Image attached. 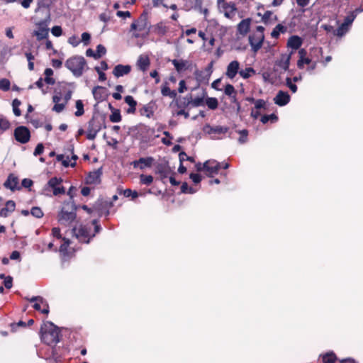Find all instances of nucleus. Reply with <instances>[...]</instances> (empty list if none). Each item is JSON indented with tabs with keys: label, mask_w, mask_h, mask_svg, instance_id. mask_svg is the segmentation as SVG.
<instances>
[{
	"label": "nucleus",
	"mask_w": 363,
	"mask_h": 363,
	"mask_svg": "<svg viewBox=\"0 0 363 363\" xmlns=\"http://www.w3.org/2000/svg\"><path fill=\"white\" fill-rule=\"evenodd\" d=\"M4 284L6 289H11L13 285V278L11 276H7L4 281Z\"/></svg>",
	"instance_id": "nucleus-57"
},
{
	"label": "nucleus",
	"mask_w": 363,
	"mask_h": 363,
	"mask_svg": "<svg viewBox=\"0 0 363 363\" xmlns=\"http://www.w3.org/2000/svg\"><path fill=\"white\" fill-rule=\"evenodd\" d=\"M157 172L162 179L167 178L172 173L167 163L160 164L157 167Z\"/></svg>",
	"instance_id": "nucleus-19"
},
{
	"label": "nucleus",
	"mask_w": 363,
	"mask_h": 363,
	"mask_svg": "<svg viewBox=\"0 0 363 363\" xmlns=\"http://www.w3.org/2000/svg\"><path fill=\"white\" fill-rule=\"evenodd\" d=\"M95 69L96 71L98 72L99 74V79L100 81H105L106 79V74L105 73H104L103 72H101L100 70V68L99 67H95Z\"/></svg>",
	"instance_id": "nucleus-62"
},
{
	"label": "nucleus",
	"mask_w": 363,
	"mask_h": 363,
	"mask_svg": "<svg viewBox=\"0 0 363 363\" xmlns=\"http://www.w3.org/2000/svg\"><path fill=\"white\" fill-rule=\"evenodd\" d=\"M154 161V159L152 157H141L139 159L140 165L145 167H150Z\"/></svg>",
	"instance_id": "nucleus-38"
},
{
	"label": "nucleus",
	"mask_w": 363,
	"mask_h": 363,
	"mask_svg": "<svg viewBox=\"0 0 363 363\" xmlns=\"http://www.w3.org/2000/svg\"><path fill=\"white\" fill-rule=\"evenodd\" d=\"M207 128H210L209 133H225L228 130V128L225 126H207Z\"/></svg>",
	"instance_id": "nucleus-32"
},
{
	"label": "nucleus",
	"mask_w": 363,
	"mask_h": 363,
	"mask_svg": "<svg viewBox=\"0 0 363 363\" xmlns=\"http://www.w3.org/2000/svg\"><path fill=\"white\" fill-rule=\"evenodd\" d=\"M14 137L18 142L25 144L29 141L30 133L26 126H18L14 130Z\"/></svg>",
	"instance_id": "nucleus-8"
},
{
	"label": "nucleus",
	"mask_w": 363,
	"mask_h": 363,
	"mask_svg": "<svg viewBox=\"0 0 363 363\" xmlns=\"http://www.w3.org/2000/svg\"><path fill=\"white\" fill-rule=\"evenodd\" d=\"M40 194L43 196L51 197L52 196V192L50 186H48V182L43 187Z\"/></svg>",
	"instance_id": "nucleus-47"
},
{
	"label": "nucleus",
	"mask_w": 363,
	"mask_h": 363,
	"mask_svg": "<svg viewBox=\"0 0 363 363\" xmlns=\"http://www.w3.org/2000/svg\"><path fill=\"white\" fill-rule=\"evenodd\" d=\"M240 137L238 139L240 143H245L247 139L248 132L247 130H240Z\"/></svg>",
	"instance_id": "nucleus-51"
},
{
	"label": "nucleus",
	"mask_w": 363,
	"mask_h": 363,
	"mask_svg": "<svg viewBox=\"0 0 363 363\" xmlns=\"http://www.w3.org/2000/svg\"><path fill=\"white\" fill-rule=\"evenodd\" d=\"M91 39V35L89 33L84 32L82 34V42L84 45H89Z\"/></svg>",
	"instance_id": "nucleus-53"
},
{
	"label": "nucleus",
	"mask_w": 363,
	"mask_h": 363,
	"mask_svg": "<svg viewBox=\"0 0 363 363\" xmlns=\"http://www.w3.org/2000/svg\"><path fill=\"white\" fill-rule=\"evenodd\" d=\"M269 121H271L272 122H275L277 121V116L272 113L271 115H264L261 118V121L262 123L265 124Z\"/></svg>",
	"instance_id": "nucleus-42"
},
{
	"label": "nucleus",
	"mask_w": 363,
	"mask_h": 363,
	"mask_svg": "<svg viewBox=\"0 0 363 363\" xmlns=\"http://www.w3.org/2000/svg\"><path fill=\"white\" fill-rule=\"evenodd\" d=\"M101 122L99 120L92 118L88 123V128L86 133L87 139L90 140L95 139L97 133L101 130Z\"/></svg>",
	"instance_id": "nucleus-7"
},
{
	"label": "nucleus",
	"mask_w": 363,
	"mask_h": 363,
	"mask_svg": "<svg viewBox=\"0 0 363 363\" xmlns=\"http://www.w3.org/2000/svg\"><path fill=\"white\" fill-rule=\"evenodd\" d=\"M190 178L195 184H198L201 181V177L198 174L191 173L190 174Z\"/></svg>",
	"instance_id": "nucleus-61"
},
{
	"label": "nucleus",
	"mask_w": 363,
	"mask_h": 363,
	"mask_svg": "<svg viewBox=\"0 0 363 363\" xmlns=\"http://www.w3.org/2000/svg\"><path fill=\"white\" fill-rule=\"evenodd\" d=\"M298 54H299L300 58L298 60L297 66L298 68L301 69L303 67L304 64H309L311 62V60L309 58L305 57L306 52L304 49H301L298 51Z\"/></svg>",
	"instance_id": "nucleus-27"
},
{
	"label": "nucleus",
	"mask_w": 363,
	"mask_h": 363,
	"mask_svg": "<svg viewBox=\"0 0 363 363\" xmlns=\"http://www.w3.org/2000/svg\"><path fill=\"white\" fill-rule=\"evenodd\" d=\"M43 150H44V146L42 143H39L37 145L35 149V151L33 152V155L35 156H38V155H40L43 153Z\"/></svg>",
	"instance_id": "nucleus-58"
},
{
	"label": "nucleus",
	"mask_w": 363,
	"mask_h": 363,
	"mask_svg": "<svg viewBox=\"0 0 363 363\" xmlns=\"http://www.w3.org/2000/svg\"><path fill=\"white\" fill-rule=\"evenodd\" d=\"M220 168V163L216 160H208L203 164V169L207 172L208 177H213L214 174H218Z\"/></svg>",
	"instance_id": "nucleus-11"
},
{
	"label": "nucleus",
	"mask_w": 363,
	"mask_h": 363,
	"mask_svg": "<svg viewBox=\"0 0 363 363\" xmlns=\"http://www.w3.org/2000/svg\"><path fill=\"white\" fill-rule=\"evenodd\" d=\"M137 65L142 71H145L150 65V59L147 55H141L139 56Z\"/></svg>",
	"instance_id": "nucleus-24"
},
{
	"label": "nucleus",
	"mask_w": 363,
	"mask_h": 363,
	"mask_svg": "<svg viewBox=\"0 0 363 363\" xmlns=\"http://www.w3.org/2000/svg\"><path fill=\"white\" fill-rule=\"evenodd\" d=\"M121 115L119 109L113 108V111L109 116V119L112 123H118L121 121Z\"/></svg>",
	"instance_id": "nucleus-31"
},
{
	"label": "nucleus",
	"mask_w": 363,
	"mask_h": 363,
	"mask_svg": "<svg viewBox=\"0 0 363 363\" xmlns=\"http://www.w3.org/2000/svg\"><path fill=\"white\" fill-rule=\"evenodd\" d=\"M49 29L45 22H40L38 24V29L34 31L33 35L36 36L38 40H42L48 36Z\"/></svg>",
	"instance_id": "nucleus-12"
},
{
	"label": "nucleus",
	"mask_w": 363,
	"mask_h": 363,
	"mask_svg": "<svg viewBox=\"0 0 363 363\" xmlns=\"http://www.w3.org/2000/svg\"><path fill=\"white\" fill-rule=\"evenodd\" d=\"M10 127V123L6 118H0V129L6 130Z\"/></svg>",
	"instance_id": "nucleus-52"
},
{
	"label": "nucleus",
	"mask_w": 363,
	"mask_h": 363,
	"mask_svg": "<svg viewBox=\"0 0 363 363\" xmlns=\"http://www.w3.org/2000/svg\"><path fill=\"white\" fill-rule=\"evenodd\" d=\"M65 105L66 104L65 102L55 104V106L52 107V111L57 113H60L64 110Z\"/></svg>",
	"instance_id": "nucleus-55"
},
{
	"label": "nucleus",
	"mask_w": 363,
	"mask_h": 363,
	"mask_svg": "<svg viewBox=\"0 0 363 363\" xmlns=\"http://www.w3.org/2000/svg\"><path fill=\"white\" fill-rule=\"evenodd\" d=\"M137 23L138 25L139 30H144L147 28V19L146 14H142L140 17L137 21Z\"/></svg>",
	"instance_id": "nucleus-29"
},
{
	"label": "nucleus",
	"mask_w": 363,
	"mask_h": 363,
	"mask_svg": "<svg viewBox=\"0 0 363 363\" xmlns=\"http://www.w3.org/2000/svg\"><path fill=\"white\" fill-rule=\"evenodd\" d=\"M206 104L210 109L215 110L217 108L218 102L216 98H208L206 100Z\"/></svg>",
	"instance_id": "nucleus-36"
},
{
	"label": "nucleus",
	"mask_w": 363,
	"mask_h": 363,
	"mask_svg": "<svg viewBox=\"0 0 363 363\" xmlns=\"http://www.w3.org/2000/svg\"><path fill=\"white\" fill-rule=\"evenodd\" d=\"M240 63L237 60H233L227 66L225 75L230 79L235 77L239 73Z\"/></svg>",
	"instance_id": "nucleus-13"
},
{
	"label": "nucleus",
	"mask_w": 363,
	"mask_h": 363,
	"mask_svg": "<svg viewBox=\"0 0 363 363\" xmlns=\"http://www.w3.org/2000/svg\"><path fill=\"white\" fill-rule=\"evenodd\" d=\"M289 101V94L287 92L283 91H279L274 99V103L280 106L286 105Z\"/></svg>",
	"instance_id": "nucleus-15"
},
{
	"label": "nucleus",
	"mask_w": 363,
	"mask_h": 363,
	"mask_svg": "<svg viewBox=\"0 0 363 363\" xmlns=\"http://www.w3.org/2000/svg\"><path fill=\"white\" fill-rule=\"evenodd\" d=\"M291 60V54H283L280 59L276 62V65L283 69L287 70L289 67Z\"/></svg>",
	"instance_id": "nucleus-22"
},
{
	"label": "nucleus",
	"mask_w": 363,
	"mask_h": 363,
	"mask_svg": "<svg viewBox=\"0 0 363 363\" xmlns=\"http://www.w3.org/2000/svg\"><path fill=\"white\" fill-rule=\"evenodd\" d=\"M191 104L194 107H198L203 104V99L202 97H196L194 99L190 97L186 105Z\"/></svg>",
	"instance_id": "nucleus-35"
},
{
	"label": "nucleus",
	"mask_w": 363,
	"mask_h": 363,
	"mask_svg": "<svg viewBox=\"0 0 363 363\" xmlns=\"http://www.w3.org/2000/svg\"><path fill=\"white\" fill-rule=\"evenodd\" d=\"M250 23L251 20L250 18L241 21L238 25V33L242 35H245L250 30Z\"/></svg>",
	"instance_id": "nucleus-23"
},
{
	"label": "nucleus",
	"mask_w": 363,
	"mask_h": 363,
	"mask_svg": "<svg viewBox=\"0 0 363 363\" xmlns=\"http://www.w3.org/2000/svg\"><path fill=\"white\" fill-rule=\"evenodd\" d=\"M264 27L259 26L257 27V30L249 35V43L251 46L252 51L256 53L262 46L264 35Z\"/></svg>",
	"instance_id": "nucleus-4"
},
{
	"label": "nucleus",
	"mask_w": 363,
	"mask_h": 363,
	"mask_svg": "<svg viewBox=\"0 0 363 363\" xmlns=\"http://www.w3.org/2000/svg\"><path fill=\"white\" fill-rule=\"evenodd\" d=\"M266 102L262 99H258L255 101V107L256 109L265 108Z\"/></svg>",
	"instance_id": "nucleus-59"
},
{
	"label": "nucleus",
	"mask_w": 363,
	"mask_h": 363,
	"mask_svg": "<svg viewBox=\"0 0 363 363\" xmlns=\"http://www.w3.org/2000/svg\"><path fill=\"white\" fill-rule=\"evenodd\" d=\"M21 101L16 99L13 101L12 106H13V113L16 116H20L21 114V110L19 109V106L21 105Z\"/></svg>",
	"instance_id": "nucleus-40"
},
{
	"label": "nucleus",
	"mask_w": 363,
	"mask_h": 363,
	"mask_svg": "<svg viewBox=\"0 0 363 363\" xmlns=\"http://www.w3.org/2000/svg\"><path fill=\"white\" fill-rule=\"evenodd\" d=\"M224 92L226 95L232 96L235 94V90L233 85L228 84L225 86Z\"/></svg>",
	"instance_id": "nucleus-50"
},
{
	"label": "nucleus",
	"mask_w": 363,
	"mask_h": 363,
	"mask_svg": "<svg viewBox=\"0 0 363 363\" xmlns=\"http://www.w3.org/2000/svg\"><path fill=\"white\" fill-rule=\"evenodd\" d=\"M125 102L129 105V106H136L137 102L132 96H126L125 97Z\"/></svg>",
	"instance_id": "nucleus-54"
},
{
	"label": "nucleus",
	"mask_w": 363,
	"mask_h": 363,
	"mask_svg": "<svg viewBox=\"0 0 363 363\" xmlns=\"http://www.w3.org/2000/svg\"><path fill=\"white\" fill-rule=\"evenodd\" d=\"M18 184V179L17 177H16L13 174H10L6 179V181L4 182V186L7 189H9L12 191H14L16 189H17V186Z\"/></svg>",
	"instance_id": "nucleus-20"
},
{
	"label": "nucleus",
	"mask_w": 363,
	"mask_h": 363,
	"mask_svg": "<svg viewBox=\"0 0 363 363\" xmlns=\"http://www.w3.org/2000/svg\"><path fill=\"white\" fill-rule=\"evenodd\" d=\"M262 21L264 23H274L277 21V16L272 11H267L262 16Z\"/></svg>",
	"instance_id": "nucleus-26"
},
{
	"label": "nucleus",
	"mask_w": 363,
	"mask_h": 363,
	"mask_svg": "<svg viewBox=\"0 0 363 363\" xmlns=\"http://www.w3.org/2000/svg\"><path fill=\"white\" fill-rule=\"evenodd\" d=\"M131 67L130 65H118L113 70V74L116 77H121L130 73Z\"/></svg>",
	"instance_id": "nucleus-17"
},
{
	"label": "nucleus",
	"mask_w": 363,
	"mask_h": 363,
	"mask_svg": "<svg viewBox=\"0 0 363 363\" xmlns=\"http://www.w3.org/2000/svg\"><path fill=\"white\" fill-rule=\"evenodd\" d=\"M30 302H33V308L37 311H40L43 313L48 314L49 306L46 301L41 296H33L29 299Z\"/></svg>",
	"instance_id": "nucleus-10"
},
{
	"label": "nucleus",
	"mask_w": 363,
	"mask_h": 363,
	"mask_svg": "<svg viewBox=\"0 0 363 363\" xmlns=\"http://www.w3.org/2000/svg\"><path fill=\"white\" fill-rule=\"evenodd\" d=\"M123 195L125 197L131 196L133 199H136L138 196V194L136 191H132L130 189H126L123 191Z\"/></svg>",
	"instance_id": "nucleus-48"
},
{
	"label": "nucleus",
	"mask_w": 363,
	"mask_h": 363,
	"mask_svg": "<svg viewBox=\"0 0 363 363\" xmlns=\"http://www.w3.org/2000/svg\"><path fill=\"white\" fill-rule=\"evenodd\" d=\"M255 70L252 67L245 68V69L239 71V74L243 79H247L251 76V74H254Z\"/></svg>",
	"instance_id": "nucleus-37"
},
{
	"label": "nucleus",
	"mask_w": 363,
	"mask_h": 363,
	"mask_svg": "<svg viewBox=\"0 0 363 363\" xmlns=\"http://www.w3.org/2000/svg\"><path fill=\"white\" fill-rule=\"evenodd\" d=\"M167 30V27L163 23H159L155 27V32L160 35H164Z\"/></svg>",
	"instance_id": "nucleus-33"
},
{
	"label": "nucleus",
	"mask_w": 363,
	"mask_h": 363,
	"mask_svg": "<svg viewBox=\"0 0 363 363\" xmlns=\"http://www.w3.org/2000/svg\"><path fill=\"white\" fill-rule=\"evenodd\" d=\"M10 82L7 79H0V89L3 91H8L10 89Z\"/></svg>",
	"instance_id": "nucleus-46"
},
{
	"label": "nucleus",
	"mask_w": 363,
	"mask_h": 363,
	"mask_svg": "<svg viewBox=\"0 0 363 363\" xmlns=\"http://www.w3.org/2000/svg\"><path fill=\"white\" fill-rule=\"evenodd\" d=\"M106 52V48L102 45H98L96 50V56L100 58L102 55H105Z\"/></svg>",
	"instance_id": "nucleus-49"
},
{
	"label": "nucleus",
	"mask_w": 363,
	"mask_h": 363,
	"mask_svg": "<svg viewBox=\"0 0 363 363\" xmlns=\"http://www.w3.org/2000/svg\"><path fill=\"white\" fill-rule=\"evenodd\" d=\"M104 91V88L99 86H97L94 87L92 90V94L94 95V97L97 99L100 100L102 98L101 91Z\"/></svg>",
	"instance_id": "nucleus-45"
},
{
	"label": "nucleus",
	"mask_w": 363,
	"mask_h": 363,
	"mask_svg": "<svg viewBox=\"0 0 363 363\" xmlns=\"http://www.w3.org/2000/svg\"><path fill=\"white\" fill-rule=\"evenodd\" d=\"M72 233L75 237L82 242L89 243L90 240V228L84 225H79L74 227L72 229Z\"/></svg>",
	"instance_id": "nucleus-6"
},
{
	"label": "nucleus",
	"mask_w": 363,
	"mask_h": 363,
	"mask_svg": "<svg viewBox=\"0 0 363 363\" xmlns=\"http://www.w3.org/2000/svg\"><path fill=\"white\" fill-rule=\"evenodd\" d=\"M287 28L281 24H278L275 26V28L272 30L271 33V36L273 38H278L280 33H284L286 32Z\"/></svg>",
	"instance_id": "nucleus-28"
},
{
	"label": "nucleus",
	"mask_w": 363,
	"mask_h": 363,
	"mask_svg": "<svg viewBox=\"0 0 363 363\" xmlns=\"http://www.w3.org/2000/svg\"><path fill=\"white\" fill-rule=\"evenodd\" d=\"M30 213L37 218H40L43 216V212L39 207H33L30 210Z\"/></svg>",
	"instance_id": "nucleus-43"
},
{
	"label": "nucleus",
	"mask_w": 363,
	"mask_h": 363,
	"mask_svg": "<svg viewBox=\"0 0 363 363\" xmlns=\"http://www.w3.org/2000/svg\"><path fill=\"white\" fill-rule=\"evenodd\" d=\"M335 359V354L333 352L327 353L323 357V361L324 363H334Z\"/></svg>",
	"instance_id": "nucleus-41"
},
{
	"label": "nucleus",
	"mask_w": 363,
	"mask_h": 363,
	"mask_svg": "<svg viewBox=\"0 0 363 363\" xmlns=\"http://www.w3.org/2000/svg\"><path fill=\"white\" fill-rule=\"evenodd\" d=\"M102 174L101 169L90 172L86 177V183L89 184H96L100 182V177Z\"/></svg>",
	"instance_id": "nucleus-18"
},
{
	"label": "nucleus",
	"mask_w": 363,
	"mask_h": 363,
	"mask_svg": "<svg viewBox=\"0 0 363 363\" xmlns=\"http://www.w3.org/2000/svg\"><path fill=\"white\" fill-rule=\"evenodd\" d=\"M116 15L118 16V17H121V18H126V17H130V13L129 11H118L117 13H116Z\"/></svg>",
	"instance_id": "nucleus-64"
},
{
	"label": "nucleus",
	"mask_w": 363,
	"mask_h": 363,
	"mask_svg": "<svg viewBox=\"0 0 363 363\" xmlns=\"http://www.w3.org/2000/svg\"><path fill=\"white\" fill-rule=\"evenodd\" d=\"M172 63L174 65L175 69L178 72H182L189 69L191 65L189 61L184 60H172Z\"/></svg>",
	"instance_id": "nucleus-16"
},
{
	"label": "nucleus",
	"mask_w": 363,
	"mask_h": 363,
	"mask_svg": "<svg viewBox=\"0 0 363 363\" xmlns=\"http://www.w3.org/2000/svg\"><path fill=\"white\" fill-rule=\"evenodd\" d=\"M76 108H77V111L74 113L75 116H82L84 113V104L81 100H77L76 101Z\"/></svg>",
	"instance_id": "nucleus-39"
},
{
	"label": "nucleus",
	"mask_w": 363,
	"mask_h": 363,
	"mask_svg": "<svg viewBox=\"0 0 363 363\" xmlns=\"http://www.w3.org/2000/svg\"><path fill=\"white\" fill-rule=\"evenodd\" d=\"M161 93L163 96H169L171 99H174L177 96V92L174 90H171L167 85L162 87Z\"/></svg>",
	"instance_id": "nucleus-30"
},
{
	"label": "nucleus",
	"mask_w": 363,
	"mask_h": 363,
	"mask_svg": "<svg viewBox=\"0 0 363 363\" xmlns=\"http://www.w3.org/2000/svg\"><path fill=\"white\" fill-rule=\"evenodd\" d=\"M217 4L220 12L223 13L225 17L232 18L235 15L236 7L234 3L217 0Z\"/></svg>",
	"instance_id": "nucleus-5"
},
{
	"label": "nucleus",
	"mask_w": 363,
	"mask_h": 363,
	"mask_svg": "<svg viewBox=\"0 0 363 363\" xmlns=\"http://www.w3.org/2000/svg\"><path fill=\"white\" fill-rule=\"evenodd\" d=\"M48 182L53 196H58L65 193V189L61 185L62 182L61 178L52 177Z\"/></svg>",
	"instance_id": "nucleus-9"
},
{
	"label": "nucleus",
	"mask_w": 363,
	"mask_h": 363,
	"mask_svg": "<svg viewBox=\"0 0 363 363\" xmlns=\"http://www.w3.org/2000/svg\"><path fill=\"white\" fill-rule=\"evenodd\" d=\"M140 179L141 183L146 184V185H150L153 182V177L151 175L141 174L140 176Z\"/></svg>",
	"instance_id": "nucleus-44"
},
{
	"label": "nucleus",
	"mask_w": 363,
	"mask_h": 363,
	"mask_svg": "<svg viewBox=\"0 0 363 363\" xmlns=\"http://www.w3.org/2000/svg\"><path fill=\"white\" fill-rule=\"evenodd\" d=\"M354 18V15L347 16L345 17L344 22L337 29L336 34L339 36L343 35L347 32L348 26L352 24Z\"/></svg>",
	"instance_id": "nucleus-14"
},
{
	"label": "nucleus",
	"mask_w": 363,
	"mask_h": 363,
	"mask_svg": "<svg viewBox=\"0 0 363 363\" xmlns=\"http://www.w3.org/2000/svg\"><path fill=\"white\" fill-rule=\"evenodd\" d=\"M51 32L53 35H55L56 37H59L62 35V30L60 26H55L52 27Z\"/></svg>",
	"instance_id": "nucleus-56"
},
{
	"label": "nucleus",
	"mask_w": 363,
	"mask_h": 363,
	"mask_svg": "<svg viewBox=\"0 0 363 363\" xmlns=\"http://www.w3.org/2000/svg\"><path fill=\"white\" fill-rule=\"evenodd\" d=\"M59 333V328L55 325L47 321L40 328L41 340L47 345H56L60 342Z\"/></svg>",
	"instance_id": "nucleus-1"
},
{
	"label": "nucleus",
	"mask_w": 363,
	"mask_h": 363,
	"mask_svg": "<svg viewBox=\"0 0 363 363\" xmlns=\"http://www.w3.org/2000/svg\"><path fill=\"white\" fill-rule=\"evenodd\" d=\"M65 65L75 77H79L83 74L86 60L82 56H74L69 58Z\"/></svg>",
	"instance_id": "nucleus-2"
},
{
	"label": "nucleus",
	"mask_w": 363,
	"mask_h": 363,
	"mask_svg": "<svg viewBox=\"0 0 363 363\" xmlns=\"http://www.w3.org/2000/svg\"><path fill=\"white\" fill-rule=\"evenodd\" d=\"M76 218V207L74 204L67 203L62 208L58 215V221L60 225H69Z\"/></svg>",
	"instance_id": "nucleus-3"
},
{
	"label": "nucleus",
	"mask_w": 363,
	"mask_h": 363,
	"mask_svg": "<svg viewBox=\"0 0 363 363\" xmlns=\"http://www.w3.org/2000/svg\"><path fill=\"white\" fill-rule=\"evenodd\" d=\"M140 115L150 118L153 116V111L150 106L146 105L140 110Z\"/></svg>",
	"instance_id": "nucleus-34"
},
{
	"label": "nucleus",
	"mask_w": 363,
	"mask_h": 363,
	"mask_svg": "<svg viewBox=\"0 0 363 363\" xmlns=\"http://www.w3.org/2000/svg\"><path fill=\"white\" fill-rule=\"evenodd\" d=\"M68 42H69V43L72 45L74 47H77L80 43V41L74 35L70 37L68 40Z\"/></svg>",
	"instance_id": "nucleus-60"
},
{
	"label": "nucleus",
	"mask_w": 363,
	"mask_h": 363,
	"mask_svg": "<svg viewBox=\"0 0 363 363\" xmlns=\"http://www.w3.org/2000/svg\"><path fill=\"white\" fill-rule=\"evenodd\" d=\"M15 208H16L15 202L13 201H11V200L8 201L6 203L5 207L1 208V210L0 211V216L1 217H4V218L8 217L11 213L14 211Z\"/></svg>",
	"instance_id": "nucleus-21"
},
{
	"label": "nucleus",
	"mask_w": 363,
	"mask_h": 363,
	"mask_svg": "<svg viewBox=\"0 0 363 363\" xmlns=\"http://www.w3.org/2000/svg\"><path fill=\"white\" fill-rule=\"evenodd\" d=\"M33 185V181L30 179H23L22 186L25 188H29Z\"/></svg>",
	"instance_id": "nucleus-63"
},
{
	"label": "nucleus",
	"mask_w": 363,
	"mask_h": 363,
	"mask_svg": "<svg viewBox=\"0 0 363 363\" xmlns=\"http://www.w3.org/2000/svg\"><path fill=\"white\" fill-rule=\"evenodd\" d=\"M301 44L302 40L301 38L297 35L290 37L287 42L288 47L294 50L298 49L301 46Z\"/></svg>",
	"instance_id": "nucleus-25"
}]
</instances>
